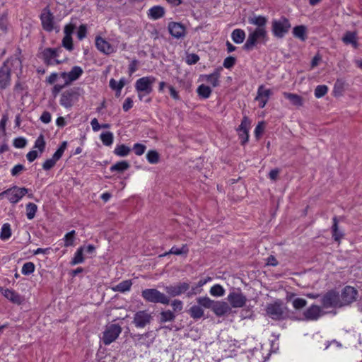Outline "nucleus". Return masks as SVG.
<instances>
[{"label":"nucleus","instance_id":"nucleus-18","mask_svg":"<svg viewBox=\"0 0 362 362\" xmlns=\"http://www.w3.org/2000/svg\"><path fill=\"white\" fill-rule=\"evenodd\" d=\"M189 288V284L187 282H180L176 285H170L165 287L167 293L172 296H177L185 293Z\"/></svg>","mask_w":362,"mask_h":362},{"label":"nucleus","instance_id":"nucleus-50","mask_svg":"<svg viewBox=\"0 0 362 362\" xmlns=\"http://www.w3.org/2000/svg\"><path fill=\"white\" fill-rule=\"evenodd\" d=\"M45 144L46 143L44 139V136L40 134L36 139L34 147L38 148L40 152L42 153L45 150Z\"/></svg>","mask_w":362,"mask_h":362},{"label":"nucleus","instance_id":"nucleus-5","mask_svg":"<svg viewBox=\"0 0 362 362\" xmlns=\"http://www.w3.org/2000/svg\"><path fill=\"white\" fill-rule=\"evenodd\" d=\"M156 81L153 76H144L136 80L135 89L138 92L140 100L143 96L150 94L153 91V84Z\"/></svg>","mask_w":362,"mask_h":362},{"label":"nucleus","instance_id":"nucleus-9","mask_svg":"<svg viewBox=\"0 0 362 362\" xmlns=\"http://www.w3.org/2000/svg\"><path fill=\"white\" fill-rule=\"evenodd\" d=\"M122 330V327L117 324L107 325L102 337L103 344L109 345L115 341L121 334Z\"/></svg>","mask_w":362,"mask_h":362},{"label":"nucleus","instance_id":"nucleus-29","mask_svg":"<svg viewBox=\"0 0 362 362\" xmlns=\"http://www.w3.org/2000/svg\"><path fill=\"white\" fill-rule=\"evenodd\" d=\"M191 317L198 320L204 316V310L199 305H192L188 311Z\"/></svg>","mask_w":362,"mask_h":362},{"label":"nucleus","instance_id":"nucleus-15","mask_svg":"<svg viewBox=\"0 0 362 362\" xmlns=\"http://www.w3.org/2000/svg\"><path fill=\"white\" fill-rule=\"evenodd\" d=\"M227 299L231 307L234 308H243L247 302L246 296L240 291L230 292Z\"/></svg>","mask_w":362,"mask_h":362},{"label":"nucleus","instance_id":"nucleus-35","mask_svg":"<svg viewBox=\"0 0 362 362\" xmlns=\"http://www.w3.org/2000/svg\"><path fill=\"white\" fill-rule=\"evenodd\" d=\"M131 149L129 147L124 144L117 145L115 150L114 153L120 157H125L129 154Z\"/></svg>","mask_w":362,"mask_h":362},{"label":"nucleus","instance_id":"nucleus-20","mask_svg":"<svg viewBox=\"0 0 362 362\" xmlns=\"http://www.w3.org/2000/svg\"><path fill=\"white\" fill-rule=\"evenodd\" d=\"M168 28L170 35L177 39L185 35V26L180 23L170 22L168 23Z\"/></svg>","mask_w":362,"mask_h":362},{"label":"nucleus","instance_id":"nucleus-1","mask_svg":"<svg viewBox=\"0 0 362 362\" xmlns=\"http://www.w3.org/2000/svg\"><path fill=\"white\" fill-rule=\"evenodd\" d=\"M22 63L17 57L8 59L0 68V87L5 88L9 83L11 73L17 70L21 72Z\"/></svg>","mask_w":362,"mask_h":362},{"label":"nucleus","instance_id":"nucleus-23","mask_svg":"<svg viewBox=\"0 0 362 362\" xmlns=\"http://www.w3.org/2000/svg\"><path fill=\"white\" fill-rule=\"evenodd\" d=\"M217 316H223L230 312V305L223 301H215L211 309Z\"/></svg>","mask_w":362,"mask_h":362},{"label":"nucleus","instance_id":"nucleus-51","mask_svg":"<svg viewBox=\"0 0 362 362\" xmlns=\"http://www.w3.org/2000/svg\"><path fill=\"white\" fill-rule=\"evenodd\" d=\"M211 279H212L210 276H208L206 279L199 280V282L197 283V286L192 288V294H197V293H199L200 290H199V288L202 287L207 282L211 281Z\"/></svg>","mask_w":362,"mask_h":362},{"label":"nucleus","instance_id":"nucleus-47","mask_svg":"<svg viewBox=\"0 0 362 362\" xmlns=\"http://www.w3.org/2000/svg\"><path fill=\"white\" fill-rule=\"evenodd\" d=\"M67 146V142L63 141L59 146V148L56 151V152L54 153L52 156V159L57 163V160H59L61 157L62 156L65 149Z\"/></svg>","mask_w":362,"mask_h":362},{"label":"nucleus","instance_id":"nucleus-12","mask_svg":"<svg viewBox=\"0 0 362 362\" xmlns=\"http://www.w3.org/2000/svg\"><path fill=\"white\" fill-rule=\"evenodd\" d=\"M28 192L25 187H19L17 186L12 187L5 190L6 197L12 204L18 202Z\"/></svg>","mask_w":362,"mask_h":362},{"label":"nucleus","instance_id":"nucleus-44","mask_svg":"<svg viewBox=\"0 0 362 362\" xmlns=\"http://www.w3.org/2000/svg\"><path fill=\"white\" fill-rule=\"evenodd\" d=\"M83 250H77L75 253L74 257L71 259L70 262V264L74 266L76 264H78L83 263L85 260V257L83 255Z\"/></svg>","mask_w":362,"mask_h":362},{"label":"nucleus","instance_id":"nucleus-64","mask_svg":"<svg viewBox=\"0 0 362 362\" xmlns=\"http://www.w3.org/2000/svg\"><path fill=\"white\" fill-rule=\"evenodd\" d=\"M56 164V162L52 159H47L45 161V163L42 165V168L45 170H49L51 168H52Z\"/></svg>","mask_w":362,"mask_h":362},{"label":"nucleus","instance_id":"nucleus-7","mask_svg":"<svg viewBox=\"0 0 362 362\" xmlns=\"http://www.w3.org/2000/svg\"><path fill=\"white\" fill-rule=\"evenodd\" d=\"M291 25L286 17H281L279 19L273 20L272 22V31L277 38H283L289 31Z\"/></svg>","mask_w":362,"mask_h":362},{"label":"nucleus","instance_id":"nucleus-17","mask_svg":"<svg viewBox=\"0 0 362 362\" xmlns=\"http://www.w3.org/2000/svg\"><path fill=\"white\" fill-rule=\"evenodd\" d=\"M323 315L324 312L322 307L317 305H312L303 313L304 319L308 321L317 320Z\"/></svg>","mask_w":362,"mask_h":362},{"label":"nucleus","instance_id":"nucleus-52","mask_svg":"<svg viewBox=\"0 0 362 362\" xmlns=\"http://www.w3.org/2000/svg\"><path fill=\"white\" fill-rule=\"evenodd\" d=\"M224 291L223 288L219 284L213 286L210 289V293L214 296H222Z\"/></svg>","mask_w":362,"mask_h":362},{"label":"nucleus","instance_id":"nucleus-63","mask_svg":"<svg viewBox=\"0 0 362 362\" xmlns=\"http://www.w3.org/2000/svg\"><path fill=\"white\" fill-rule=\"evenodd\" d=\"M25 168L22 164L16 165L11 170V175L17 176L21 172L25 170Z\"/></svg>","mask_w":362,"mask_h":362},{"label":"nucleus","instance_id":"nucleus-21","mask_svg":"<svg viewBox=\"0 0 362 362\" xmlns=\"http://www.w3.org/2000/svg\"><path fill=\"white\" fill-rule=\"evenodd\" d=\"M95 46L100 52L105 54H110L115 52L114 47L100 36L95 37Z\"/></svg>","mask_w":362,"mask_h":362},{"label":"nucleus","instance_id":"nucleus-16","mask_svg":"<svg viewBox=\"0 0 362 362\" xmlns=\"http://www.w3.org/2000/svg\"><path fill=\"white\" fill-rule=\"evenodd\" d=\"M40 20L43 29L51 32L54 29V16L48 6L45 7L40 15Z\"/></svg>","mask_w":362,"mask_h":362},{"label":"nucleus","instance_id":"nucleus-28","mask_svg":"<svg viewBox=\"0 0 362 362\" xmlns=\"http://www.w3.org/2000/svg\"><path fill=\"white\" fill-rule=\"evenodd\" d=\"M83 74V69L78 66H74L71 70L69 72V78L66 80L65 85H68L69 83L77 80Z\"/></svg>","mask_w":362,"mask_h":362},{"label":"nucleus","instance_id":"nucleus-32","mask_svg":"<svg viewBox=\"0 0 362 362\" xmlns=\"http://www.w3.org/2000/svg\"><path fill=\"white\" fill-rule=\"evenodd\" d=\"M293 34L302 41L306 39V28L304 25H298L293 28Z\"/></svg>","mask_w":362,"mask_h":362},{"label":"nucleus","instance_id":"nucleus-46","mask_svg":"<svg viewBox=\"0 0 362 362\" xmlns=\"http://www.w3.org/2000/svg\"><path fill=\"white\" fill-rule=\"evenodd\" d=\"M11 235V230L10 224L8 223H4L2 226L1 230L0 233V238L2 240H6L8 239Z\"/></svg>","mask_w":362,"mask_h":362},{"label":"nucleus","instance_id":"nucleus-3","mask_svg":"<svg viewBox=\"0 0 362 362\" xmlns=\"http://www.w3.org/2000/svg\"><path fill=\"white\" fill-rule=\"evenodd\" d=\"M268 40V35L266 29L255 28L248 35L247 39L243 45L246 51L252 50L257 42L265 43Z\"/></svg>","mask_w":362,"mask_h":362},{"label":"nucleus","instance_id":"nucleus-56","mask_svg":"<svg viewBox=\"0 0 362 362\" xmlns=\"http://www.w3.org/2000/svg\"><path fill=\"white\" fill-rule=\"evenodd\" d=\"M146 146L141 144H135L133 146V151L136 156H141L144 153Z\"/></svg>","mask_w":362,"mask_h":362},{"label":"nucleus","instance_id":"nucleus-14","mask_svg":"<svg viewBox=\"0 0 362 362\" xmlns=\"http://www.w3.org/2000/svg\"><path fill=\"white\" fill-rule=\"evenodd\" d=\"M0 293L8 300L16 305H21L25 301V298L16 291L0 286Z\"/></svg>","mask_w":362,"mask_h":362},{"label":"nucleus","instance_id":"nucleus-19","mask_svg":"<svg viewBox=\"0 0 362 362\" xmlns=\"http://www.w3.org/2000/svg\"><path fill=\"white\" fill-rule=\"evenodd\" d=\"M272 94V90L270 89H267L264 85L259 86L255 100L259 101V107L260 108L265 107Z\"/></svg>","mask_w":362,"mask_h":362},{"label":"nucleus","instance_id":"nucleus-37","mask_svg":"<svg viewBox=\"0 0 362 362\" xmlns=\"http://www.w3.org/2000/svg\"><path fill=\"white\" fill-rule=\"evenodd\" d=\"M342 40L345 44H351L355 48L357 47L356 35L354 33L346 32Z\"/></svg>","mask_w":362,"mask_h":362},{"label":"nucleus","instance_id":"nucleus-54","mask_svg":"<svg viewBox=\"0 0 362 362\" xmlns=\"http://www.w3.org/2000/svg\"><path fill=\"white\" fill-rule=\"evenodd\" d=\"M63 47L69 52L74 49L72 37L64 36L62 40Z\"/></svg>","mask_w":362,"mask_h":362},{"label":"nucleus","instance_id":"nucleus-41","mask_svg":"<svg viewBox=\"0 0 362 362\" xmlns=\"http://www.w3.org/2000/svg\"><path fill=\"white\" fill-rule=\"evenodd\" d=\"M75 230H71L69 233H67L64 238V247H74L75 246V244H74V241L76 240V238H75Z\"/></svg>","mask_w":362,"mask_h":362},{"label":"nucleus","instance_id":"nucleus-36","mask_svg":"<svg viewBox=\"0 0 362 362\" xmlns=\"http://www.w3.org/2000/svg\"><path fill=\"white\" fill-rule=\"evenodd\" d=\"M197 302L201 308L212 309L215 301L210 299L209 297L205 296L197 298Z\"/></svg>","mask_w":362,"mask_h":362},{"label":"nucleus","instance_id":"nucleus-30","mask_svg":"<svg viewBox=\"0 0 362 362\" xmlns=\"http://www.w3.org/2000/svg\"><path fill=\"white\" fill-rule=\"evenodd\" d=\"M231 37L233 42L236 44L243 42L245 38V33L241 29H235L231 34Z\"/></svg>","mask_w":362,"mask_h":362},{"label":"nucleus","instance_id":"nucleus-27","mask_svg":"<svg viewBox=\"0 0 362 362\" xmlns=\"http://www.w3.org/2000/svg\"><path fill=\"white\" fill-rule=\"evenodd\" d=\"M283 95L285 98L288 99L295 106L300 107L303 104V99L299 95L287 92H284Z\"/></svg>","mask_w":362,"mask_h":362},{"label":"nucleus","instance_id":"nucleus-60","mask_svg":"<svg viewBox=\"0 0 362 362\" xmlns=\"http://www.w3.org/2000/svg\"><path fill=\"white\" fill-rule=\"evenodd\" d=\"M87 28L86 25H81L77 31V37L81 40L86 36Z\"/></svg>","mask_w":362,"mask_h":362},{"label":"nucleus","instance_id":"nucleus-6","mask_svg":"<svg viewBox=\"0 0 362 362\" xmlns=\"http://www.w3.org/2000/svg\"><path fill=\"white\" fill-rule=\"evenodd\" d=\"M81 95V88L78 87H74L69 88L62 93L59 103L65 108H70L73 106L74 103L78 100Z\"/></svg>","mask_w":362,"mask_h":362},{"label":"nucleus","instance_id":"nucleus-55","mask_svg":"<svg viewBox=\"0 0 362 362\" xmlns=\"http://www.w3.org/2000/svg\"><path fill=\"white\" fill-rule=\"evenodd\" d=\"M293 306L296 310H300L304 308L307 305L306 300L301 298H295L293 300Z\"/></svg>","mask_w":362,"mask_h":362},{"label":"nucleus","instance_id":"nucleus-22","mask_svg":"<svg viewBox=\"0 0 362 362\" xmlns=\"http://www.w3.org/2000/svg\"><path fill=\"white\" fill-rule=\"evenodd\" d=\"M250 124V122L248 118L247 117H244L238 128L239 136L241 139V144L243 145H244L248 141V127Z\"/></svg>","mask_w":362,"mask_h":362},{"label":"nucleus","instance_id":"nucleus-8","mask_svg":"<svg viewBox=\"0 0 362 362\" xmlns=\"http://www.w3.org/2000/svg\"><path fill=\"white\" fill-rule=\"evenodd\" d=\"M62 52L61 47L45 48L41 53L40 57L44 63L48 66L62 64L64 59H59V53Z\"/></svg>","mask_w":362,"mask_h":362},{"label":"nucleus","instance_id":"nucleus-43","mask_svg":"<svg viewBox=\"0 0 362 362\" xmlns=\"http://www.w3.org/2000/svg\"><path fill=\"white\" fill-rule=\"evenodd\" d=\"M37 210V206L34 203H28L26 205V216L29 220L34 218Z\"/></svg>","mask_w":362,"mask_h":362},{"label":"nucleus","instance_id":"nucleus-48","mask_svg":"<svg viewBox=\"0 0 362 362\" xmlns=\"http://www.w3.org/2000/svg\"><path fill=\"white\" fill-rule=\"evenodd\" d=\"M67 146V142L63 141L59 146V148L56 151V152L54 153L52 156V159L57 163V160H59L61 157L62 156L65 149Z\"/></svg>","mask_w":362,"mask_h":362},{"label":"nucleus","instance_id":"nucleus-26","mask_svg":"<svg viewBox=\"0 0 362 362\" xmlns=\"http://www.w3.org/2000/svg\"><path fill=\"white\" fill-rule=\"evenodd\" d=\"M222 70V68L220 67L218 69H216L214 73L206 75L204 77L206 78V81L211 84L213 87H216L219 85V78L221 76V71Z\"/></svg>","mask_w":362,"mask_h":362},{"label":"nucleus","instance_id":"nucleus-34","mask_svg":"<svg viewBox=\"0 0 362 362\" xmlns=\"http://www.w3.org/2000/svg\"><path fill=\"white\" fill-rule=\"evenodd\" d=\"M127 81L124 78H122L118 82L114 78L110 80V87L117 92H121Z\"/></svg>","mask_w":362,"mask_h":362},{"label":"nucleus","instance_id":"nucleus-62","mask_svg":"<svg viewBox=\"0 0 362 362\" xmlns=\"http://www.w3.org/2000/svg\"><path fill=\"white\" fill-rule=\"evenodd\" d=\"M76 26L74 24L69 23L66 25L64 29V36L71 37Z\"/></svg>","mask_w":362,"mask_h":362},{"label":"nucleus","instance_id":"nucleus-11","mask_svg":"<svg viewBox=\"0 0 362 362\" xmlns=\"http://www.w3.org/2000/svg\"><path fill=\"white\" fill-rule=\"evenodd\" d=\"M153 319V315L147 310H139L134 315L132 322L136 327L144 328L150 325Z\"/></svg>","mask_w":362,"mask_h":362},{"label":"nucleus","instance_id":"nucleus-49","mask_svg":"<svg viewBox=\"0 0 362 362\" xmlns=\"http://www.w3.org/2000/svg\"><path fill=\"white\" fill-rule=\"evenodd\" d=\"M328 91V88L325 85H319L315 89V96L317 98H320L325 96Z\"/></svg>","mask_w":362,"mask_h":362},{"label":"nucleus","instance_id":"nucleus-33","mask_svg":"<svg viewBox=\"0 0 362 362\" xmlns=\"http://www.w3.org/2000/svg\"><path fill=\"white\" fill-rule=\"evenodd\" d=\"M132 285V282L131 280L122 281L115 286L112 287V290L114 291L125 292L130 290Z\"/></svg>","mask_w":362,"mask_h":362},{"label":"nucleus","instance_id":"nucleus-31","mask_svg":"<svg viewBox=\"0 0 362 362\" xmlns=\"http://www.w3.org/2000/svg\"><path fill=\"white\" fill-rule=\"evenodd\" d=\"M129 168V164L126 160H122L116 163L110 167V171L115 172L117 171L118 173H122L127 170Z\"/></svg>","mask_w":362,"mask_h":362},{"label":"nucleus","instance_id":"nucleus-53","mask_svg":"<svg viewBox=\"0 0 362 362\" xmlns=\"http://www.w3.org/2000/svg\"><path fill=\"white\" fill-rule=\"evenodd\" d=\"M35 270V264L33 262H28L23 264L22 267V274L24 275H29Z\"/></svg>","mask_w":362,"mask_h":362},{"label":"nucleus","instance_id":"nucleus-4","mask_svg":"<svg viewBox=\"0 0 362 362\" xmlns=\"http://www.w3.org/2000/svg\"><path fill=\"white\" fill-rule=\"evenodd\" d=\"M142 298L148 303L168 305L170 298L156 288H146L141 291Z\"/></svg>","mask_w":362,"mask_h":362},{"label":"nucleus","instance_id":"nucleus-13","mask_svg":"<svg viewBox=\"0 0 362 362\" xmlns=\"http://www.w3.org/2000/svg\"><path fill=\"white\" fill-rule=\"evenodd\" d=\"M357 294L358 291L355 288L349 286H346L342 290L341 296H339L341 307L348 305L355 301Z\"/></svg>","mask_w":362,"mask_h":362},{"label":"nucleus","instance_id":"nucleus-59","mask_svg":"<svg viewBox=\"0 0 362 362\" xmlns=\"http://www.w3.org/2000/svg\"><path fill=\"white\" fill-rule=\"evenodd\" d=\"M199 60V57L196 54H189L186 57V62L189 64H195Z\"/></svg>","mask_w":362,"mask_h":362},{"label":"nucleus","instance_id":"nucleus-10","mask_svg":"<svg viewBox=\"0 0 362 362\" xmlns=\"http://www.w3.org/2000/svg\"><path fill=\"white\" fill-rule=\"evenodd\" d=\"M322 308H341L340 296L333 290L327 292L320 300Z\"/></svg>","mask_w":362,"mask_h":362},{"label":"nucleus","instance_id":"nucleus-2","mask_svg":"<svg viewBox=\"0 0 362 362\" xmlns=\"http://www.w3.org/2000/svg\"><path fill=\"white\" fill-rule=\"evenodd\" d=\"M266 315L276 321H281L288 317V309L281 299L268 303L265 308Z\"/></svg>","mask_w":362,"mask_h":362},{"label":"nucleus","instance_id":"nucleus-38","mask_svg":"<svg viewBox=\"0 0 362 362\" xmlns=\"http://www.w3.org/2000/svg\"><path fill=\"white\" fill-rule=\"evenodd\" d=\"M197 93L199 97L206 99L210 97L211 94V89L209 86H207L204 84L200 85L197 88Z\"/></svg>","mask_w":362,"mask_h":362},{"label":"nucleus","instance_id":"nucleus-61","mask_svg":"<svg viewBox=\"0 0 362 362\" xmlns=\"http://www.w3.org/2000/svg\"><path fill=\"white\" fill-rule=\"evenodd\" d=\"M171 306L175 312H180L182 310L183 303L181 300L175 299L171 303Z\"/></svg>","mask_w":362,"mask_h":362},{"label":"nucleus","instance_id":"nucleus-39","mask_svg":"<svg viewBox=\"0 0 362 362\" xmlns=\"http://www.w3.org/2000/svg\"><path fill=\"white\" fill-rule=\"evenodd\" d=\"M175 319V315L170 310L162 311L160 313V322L164 323L166 322H173Z\"/></svg>","mask_w":362,"mask_h":362},{"label":"nucleus","instance_id":"nucleus-25","mask_svg":"<svg viewBox=\"0 0 362 362\" xmlns=\"http://www.w3.org/2000/svg\"><path fill=\"white\" fill-rule=\"evenodd\" d=\"M267 21V18L263 16L253 15L248 18L249 23L256 25V28L266 29Z\"/></svg>","mask_w":362,"mask_h":362},{"label":"nucleus","instance_id":"nucleus-24","mask_svg":"<svg viewBox=\"0 0 362 362\" xmlns=\"http://www.w3.org/2000/svg\"><path fill=\"white\" fill-rule=\"evenodd\" d=\"M165 10L161 6H154L148 11V17L151 20H158L165 16Z\"/></svg>","mask_w":362,"mask_h":362},{"label":"nucleus","instance_id":"nucleus-40","mask_svg":"<svg viewBox=\"0 0 362 362\" xmlns=\"http://www.w3.org/2000/svg\"><path fill=\"white\" fill-rule=\"evenodd\" d=\"M332 237L335 241H339V239L344 235L343 233L339 230L338 220L336 216L333 218V225L332 227Z\"/></svg>","mask_w":362,"mask_h":362},{"label":"nucleus","instance_id":"nucleus-58","mask_svg":"<svg viewBox=\"0 0 362 362\" xmlns=\"http://www.w3.org/2000/svg\"><path fill=\"white\" fill-rule=\"evenodd\" d=\"M236 59L235 57L230 56L226 57L223 62V66L226 69H230L235 64Z\"/></svg>","mask_w":362,"mask_h":362},{"label":"nucleus","instance_id":"nucleus-45","mask_svg":"<svg viewBox=\"0 0 362 362\" xmlns=\"http://www.w3.org/2000/svg\"><path fill=\"white\" fill-rule=\"evenodd\" d=\"M113 134L110 132H103L100 134V139L105 146H110L113 142Z\"/></svg>","mask_w":362,"mask_h":362},{"label":"nucleus","instance_id":"nucleus-42","mask_svg":"<svg viewBox=\"0 0 362 362\" xmlns=\"http://www.w3.org/2000/svg\"><path fill=\"white\" fill-rule=\"evenodd\" d=\"M146 159L151 164H156L160 160V155L156 150H150L146 153Z\"/></svg>","mask_w":362,"mask_h":362},{"label":"nucleus","instance_id":"nucleus-57","mask_svg":"<svg viewBox=\"0 0 362 362\" xmlns=\"http://www.w3.org/2000/svg\"><path fill=\"white\" fill-rule=\"evenodd\" d=\"M27 141L23 137H18L14 139L13 146L18 148H24L26 146Z\"/></svg>","mask_w":362,"mask_h":362}]
</instances>
